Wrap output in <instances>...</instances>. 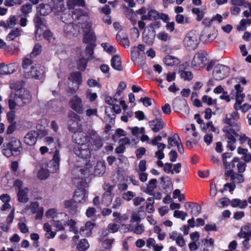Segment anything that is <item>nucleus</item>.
Here are the masks:
<instances>
[{"mask_svg": "<svg viewBox=\"0 0 251 251\" xmlns=\"http://www.w3.org/2000/svg\"><path fill=\"white\" fill-rule=\"evenodd\" d=\"M103 139L95 130H91L89 133V138L88 140V146L92 151H97L103 146Z\"/></svg>", "mask_w": 251, "mask_h": 251, "instance_id": "1", "label": "nucleus"}, {"mask_svg": "<svg viewBox=\"0 0 251 251\" xmlns=\"http://www.w3.org/2000/svg\"><path fill=\"white\" fill-rule=\"evenodd\" d=\"M200 43L199 35L196 31H190L185 36L183 44L189 50H195Z\"/></svg>", "mask_w": 251, "mask_h": 251, "instance_id": "2", "label": "nucleus"}, {"mask_svg": "<svg viewBox=\"0 0 251 251\" xmlns=\"http://www.w3.org/2000/svg\"><path fill=\"white\" fill-rule=\"evenodd\" d=\"M223 132L225 133L226 139H227V147L233 151L235 149V143L236 142L235 137H238L239 135L235 132L233 129L226 127L223 129Z\"/></svg>", "mask_w": 251, "mask_h": 251, "instance_id": "3", "label": "nucleus"}, {"mask_svg": "<svg viewBox=\"0 0 251 251\" xmlns=\"http://www.w3.org/2000/svg\"><path fill=\"white\" fill-rule=\"evenodd\" d=\"M207 58L205 52L199 51L194 55L192 61V67L195 70H200L206 65Z\"/></svg>", "mask_w": 251, "mask_h": 251, "instance_id": "4", "label": "nucleus"}, {"mask_svg": "<svg viewBox=\"0 0 251 251\" xmlns=\"http://www.w3.org/2000/svg\"><path fill=\"white\" fill-rule=\"evenodd\" d=\"M230 68L227 66L218 64L215 66L213 72V75L216 80H222L228 76Z\"/></svg>", "mask_w": 251, "mask_h": 251, "instance_id": "5", "label": "nucleus"}, {"mask_svg": "<svg viewBox=\"0 0 251 251\" xmlns=\"http://www.w3.org/2000/svg\"><path fill=\"white\" fill-rule=\"evenodd\" d=\"M68 219V215L65 213L56 214L55 217H53L52 225L57 228L58 230H63L64 226L67 224Z\"/></svg>", "mask_w": 251, "mask_h": 251, "instance_id": "6", "label": "nucleus"}, {"mask_svg": "<svg viewBox=\"0 0 251 251\" xmlns=\"http://www.w3.org/2000/svg\"><path fill=\"white\" fill-rule=\"evenodd\" d=\"M71 108L78 114L84 112L82 99L77 95L74 96L69 101Z\"/></svg>", "mask_w": 251, "mask_h": 251, "instance_id": "7", "label": "nucleus"}, {"mask_svg": "<svg viewBox=\"0 0 251 251\" xmlns=\"http://www.w3.org/2000/svg\"><path fill=\"white\" fill-rule=\"evenodd\" d=\"M60 161L59 151L55 150L52 160H50L47 165V169L50 172V173H56L58 170Z\"/></svg>", "mask_w": 251, "mask_h": 251, "instance_id": "8", "label": "nucleus"}, {"mask_svg": "<svg viewBox=\"0 0 251 251\" xmlns=\"http://www.w3.org/2000/svg\"><path fill=\"white\" fill-rule=\"evenodd\" d=\"M45 73V69L43 67L41 66L40 64H34L30 67V70L29 71V75L26 74L25 77H31L36 79H41Z\"/></svg>", "mask_w": 251, "mask_h": 251, "instance_id": "9", "label": "nucleus"}, {"mask_svg": "<svg viewBox=\"0 0 251 251\" xmlns=\"http://www.w3.org/2000/svg\"><path fill=\"white\" fill-rule=\"evenodd\" d=\"M18 99L22 101L24 104H27L31 102L32 97L28 90L22 88L17 90L15 93V100L18 101Z\"/></svg>", "mask_w": 251, "mask_h": 251, "instance_id": "10", "label": "nucleus"}, {"mask_svg": "<svg viewBox=\"0 0 251 251\" xmlns=\"http://www.w3.org/2000/svg\"><path fill=\"white\" fill-rule=\"evenodd\" d=\"M68 79L73 83L75 84V86H73L72 88L69 87V88L71 89V92L72 93L75 92L78 89L79 85L81 84L82 81L81 73L79 72L72 73L68 77Z\"/></svg>", "mask_w": 251, "mask_h": 251, "instance_id": "11", "label": "nucleus"}, {"mask_svg": "<svg viewBox=\"0 0 251 251\" xmlns=\"http://www.w3.org/2000/svg\"><path fill=\"white\" fill-rule=\"evenodd\" d=\"M91 149L88 145L75 146L74 148L75 153L79 157L83 159L89 158L91 155Z\"/></svg>", "mask_w": 251, "mask_h": 251, "instance_id": "12", "label": "nucleus"}, {"mask_svg": "<svg viewBox=\"0 0 251 251\" xmlns=\"http://www.w3.org/2000/svg\"><path fill=\"white\" fill-rule=\"evenodd\" d=\"M225 175L226 177V180H227L228 177H230V181L234 184H236V183H241L244 181L243 175L234 172L233 169L226 171Z\"/></svg>", "mask_w": 251, "mask_h": 251, "instance_id": "13", "label": "nucleus"}, {"mask_svg": "<svg viewBox=\"0 0 251 251\" xmlns=\"http://www.w3.org/2000/svg\"><path fill=\"white\" fill-rule=\"evenodd\" d=\"M235 89L236 90V102L234 105V108L236 110L241 109L240 105L243 101V99L245 97V95L243 93V88L241 87L240 84H238L235 85Z\"/></svg>", "mask_w": 251, "mask_h": 251, "instance_id": "14", "label": "nucleus"}, {"mask_svg": "<svg viewBox=\"0 0 251 251\" xmlns=\"http://www.w3.org/2000/svg\"><path fill=\"white\" fill-rule=\"evenodd\" d=\"M88 138L86 133L82 131L75 132L73 135V140L77 144V146L86 145Z\"/></svg>", "mask_w": 251, "mask_h": 251, "instance_id": "15", "label": "nucleus"}, {"mask_svg": "<svg viewBox=\"0 0 251 251\" xmlns=\"http://www.w3.org/2000/svg\"><path fill=\"white\" fill-rule=\"evenodd\" d=\"M39 133L35 130H31L24 137V142L27 145L33 146L35 144Z\"/></svg>", "mask_w": 251, "mask_h": 251, "instance_id": "16", "label": "nucleus"}, {"mask_svg": "<svg viewBox=\"0 0 251 251\" xmlns=\"http://www.w3.org/2000/svg\"><path fill=\"white\" fill-rule=\"evenodd\" d=\"M239 119V115L238 113L236 111L233 112L226 114L224 123L228 125L231 127H233L237 125L236 122Z\"/></svg>", "mask_w": 251, "mask_h": 251, "instance_id": "17", "label": "nucleus"}, {"mask_svg": "<svg viewBox=\"0 0 251 251\" xmlns=\"http://www.w3.org/2000/svg\"><path fill=\"white\" fill-rule=\"evenodd\" d=\"M14 154V156H17L20 154L22 150L21 143L19 140H12L6 144Z\"/></svg>", "mask_w": 251, "mask_h": 251, "instance_id": "18", "label": "nucleus"}, {"mask_svg": "<svg viewBox=\"0 0 251 251\" xmlns=\"http://www.w3.org/2000/svg\"><path fill=\"white\" fill-rule=\"evenodd\" d=\"M31 212L32 213H36V219H41L43 215L44 208L42 207H40L39 203L37 201L31 202L29 206Z\"/></svg>", "mask_w": 251, "mask_h": 251, "instance_id": "19", "label": "nucleus"}, {"mask_svg": "<svg viewBox=\"0 0 251 251\" xmlns=\"http://www.w3.org/2000/svg\"><path fill=\"white\" fill-rule=\"evenodd\" d=\"M17 70V67L15 63L9 64L5 65L3 64H0V74L6 75L14 73Z\"/></svg>", "mask_w": 251, "mask_h": 251, "instance_id": "20", "label": "nucleus"}, {"mask_svg": "<svg viewBox=\"0 0 251 251\" xmlns=\"http://www.w3.org/2000/svg\"><path fill=\"white\" fill-rule=\"evenodd\" d=\"M73 199L75 202H84L86 201V190L84 188H78L75 192Z\"/></svg>", "mask_w": 251, "mask_h": 251, "instance_id": "21", "label": "nucleus"}, {"mask_svg": "<svg viewBox=\"0 0 251 251\" xmlns=\"http://www.w3.org/2000/svg\"><path fill=\"white\" fill-rule=\"evenodd\" d=\"M113 185L108 186L106 191L102 195L101 202L105 205H109L112 200V191L114 189Z\"/></svg>", "mask_w": 251, "mask_h": 251, "instance_id": "22", "label": "nucleus"}, {"mask_svg": "<svg viewBox=\"0 0 251 251\" xmlns=\"http://www.w3.org/2000/svg\"><path fill=\"white\" fill-rule=\"evenodd\" d=\"M149 124L154 132H159L164 126V123L162 120H152L149 121Z\"/></svg>", "mask_w": 251, "mask_h": 251, "instance_id": "23", "label": "nucleus"}, {"mask_svg": "<svg viewBox=\"0 0 251 251\" xmlns=\"http://www.w3.org/2000/svg\"><path fill=\"white\" fill-rule=\"evenodd\" d=\"M44 19L38 16H35L33 19V22L35 24V26L36 28V34H39L40 35L42 34V29L45 27V23H44Z\"/></svg>", "mask_w": 251, "mask_h": 251, "instance_id": "24", "label": "nucleus"}, {"mask_svg": "<svg viewBox=\"0 0 251 251\" xmlns=\"http://www.w3.org/2000/svg\"><path fill=\"white\" fill-rule=\"evenodd\" d=\"M94 226V224L91 222H86L85 226L80 228L79 231L80 234L84 237L90 236Z\"/></svg>", "mask_w": 251, "mask_h": 251, "instance_id": "25", "label": "nucleus"}, {"mask_svg": "<svg viewBox=\"0 0 251 251\" xmlns=\"http://www.w3.org/2000/svg\"><path fill=\"white\" fill-rule=\"evenodd\" d=\"M187 105L186 100L184 99L181 100L180 99L176 98L173 102L172 106L173 109L176 112H178L181 110L182 107H185Z\"/></svg>", "mask_w": 251, "mask_h": 251, "instance_id": "26", "label": "nucleus"}, {"mask_svg": "<svg viewBox=\"0 0 251 251\" xmlns=\"http://www.w3.org/2000/svg\"><path fill=\"white\" fill-rule=\"evenodd\" d=\"M83 33L84 35L82 40L84 43L90 44L96 40V37L93 30H89Z\"/></svg>", "mask_w": 251, "mask_h": 251, "instance_id": "27", "label": "nucleus"}, {"mask_svg": "<svg viewBox=\"0 0 251 251\" xmlns=\"http://www.w3.org/2000/svg\"><path fill=\"white\" fill-rule=\"evenodd\" d=\"M28 189L27 188H25L24 189H20V190L18 191L17 196L19 202L25 203L28 201Z\"/></svg>", "mask_w": 251, "mask_h": 251, "instance_id": "28", "label": "nucleus"}, {"mask_svg": "<svg viewBox=\"0 0 251 251\" xmlns=\"http://www.w3.org/2000/svg\"><path fill=\"white\" fill-rule=\"evenodd\" d=\"M111 64L112 68L118 71H121L123 70L121 64V60L119 55H114L111 60Z\"/></svg>", "mask_w": 251, "mask_h": 251, "instance_id": "29", "label": "nucleus"}, {"mask_svg": "<svg viewBox=\"0 0 251 251\" xmlns=\"http://www.w3.org/2000/svg\"><path fill=\"white\" fill-rule=\"evenodd\" d=\"M65 207L69 210L71 214L75 215L77 212V207L75 202L71 200L65 201Z\"/></svg>", "mask_w": 251, "mask_h": 251, "instance_id": "30", "label": "nucleus"}, {"mask_svg": "<svg viewBox=\"0 0 251 251\" xmlns=\"http://www.w3.org/2000/svg\"><path fill=\"white\" fill-rule=\"evenodd\" d=\"M52 10V7L49 4L43 3L39 5V10L38 12L41 15L46 16L50 13Z\"/></svg>", "mask_w": 251, "mask_h": 251, "instance_id": "31", "label": "nucleus"}, {"mask_svg": "<svg viewBox=\"0 0 251 251\" xmlns=\"http://www.w3.org/2000/svg\"><path fill=\"white\" fill-rule=\"evenodd\" d=\"M22 30L19 28H16L10 31L9 33L6 37V40L7 41H13L17 37H19L21 35V33Z\"/></svg>", "mask_w": 251, "mask_h": 251, "instance_id": "32", "label": "nucleus"}, {"mask_svg": "<svg viewBox=\"0 0 251 251\" xmlns=\"http://www.w3.org/2000/svg\"><path fill=\"white\" fill-rule=\"evenodd\" d=\"M155 36V32L153 30L149 32L147 34H144L143 35V40L147 44L151 45L153 44Z\"/></svg>", "mask_w": 251, "mask_h": 251, "instance_id": "33", "label": "nucleus"}, {"mask_svg": "<svg viewBox=\"0 0 251 251\" xmlns=\"http://www.w3.org/2000/svg\"><path fill=\"white\" fill-rule=\"evenodd\" d=\"M88 60L89 59L84 57H81L78 59L76 62L77 69L80 71H84L86 70Z\"/></svg>", "mask_w": 251, "mask_h": 251, "instance_id": "34", "label": "nucleus"}, {"mask_svg": "<svg viewBox=\"0 0 251 251\" xmlns=\"http://www.w3.org/2000/svg\"><path fill=\"white\" fill-rule=\"evenodd\" d=\"M32 65H33L32 61L30 59L26 58L23 60L22 66L24 70L25 76H26V74L27 75H29V69H30V67Z\"/></svg>", "mask_w": 251, "mask_h": 251, "instance_id": "35", "label": "nucleus"}, {"mask_svg": "<svg viewBox=\"0 0 251 251\" xmlns=\"http://www.w3.org/2000/svg\"><path fill=\"white\" fill-rule=\"evenodd\" d=\"M164 62L166 65L168 66H173L179 63V60L174 56L167 55L164 58Z\"/></svg>", "mask_w": 251, "mask_h": 251, "instance_id": "36", "label": "nucleus"}, {"mask_svg": "<svg viewBox=\"0 0 251 251\" xmlns=\"http://www.w3.org/2000/svg\"><path fill=\"white\" fill-rule=\"evenodd\" d=\"M67 5L69 9H74L75 6H84L85 1L84 0H68Z\"/></svg>", "mask_w": 251, "mask_h": 251, "instance_id": "37", "label": "nucleus"}, {"mask_svg": "<svg viewBox=\"0 0 251 251\" xmlns=\"http://www.w3.org/2000/svg\"><path fill=\"white\" fill-rule=\"evenodd\" d=\"M17 20L15 16H12L9 18L6 23H3V26L5 28H12L17 24Z\"/></svg>", "mask_w": 251, "mask_h": 251, "instance_id": "38", "label": "nucleus"}, {"mask_svg": "<svg viewBox=\"0 0 251 251\" xmlns=\"http://www.w3.org/2000/svg\"><path fill=\"white\" fill-rule=\"evenodd\" d=\"M105 170V166L103 163L98 164L95 170L96 176H101Z\"/></svg>", "mask_w": 251, "mask_h": 251, "instance_id": "39", "label": "nucleus"}, {"mask_svg": "<svg viewBox=\"0 0 251 251\" xmlns=\"http://www.w3.org/2000/svg\"><path fill=\"white\" fill-rule=\"evenodd\" d=\"M89 245L86 239L81 240L77 246V248L79 251H85L88 248Z\"/></svg>", "mask_w": 251, "mask_h": 251, "instance_id": "40", "label": "nucleus"}, {"mask_svg": "<svg viewBox=\"0 0 251 251\" xmlns=\"http://www.w3.org/2000/svg\"><path fill=\"white\" fill-rule=\"evenodd\" d=\"M32 9V5L30 3H26L22 5L21 7L22 12L25 16H27L29 13L31 12Z\"/></svg>", "mask_w": 251, "mask_h": 251, "instance_id": "41", "label": "nucleus"}, {"mask_svg": "<svg viewBox=\"0 0 251 251\" xmlns=\"http://www.w3.org/2000/svg\"><path fill=\"white\" fill-rule=\"evenodd\" d=\"M49 173H50V172L47 168L46 169H41L38 171L37 176L40 179H45L49 176Z\"/></svg>", "mask_w": 251, "mask_h": 251, "instance_id": "42", "label": "nucleus"}, {"mask_svg": "<svg viewBox=\"0 0 251 251\" xmlns=\"http://www.w3.org/2000/svg\"><path fill=\"white\" fill-rule=\"evenodd\" d=\"M251 24V19H242L240 21V25L237 26V29L238 30H244L246 29V25H250Z\"/></svg>", "mask_w": 251, "mask_h": 251, "instance_id": "43", "label": "nucleus"}, {"mask_svg": "<svg viewBox=\"0 0 251 251\" xmlns=\"http://www.w3.org/2000/svg\"><path fill=\"white\" fill-rule=\"evenodd\" d=\"M193 207L190 214L192 215L198 216L201 212V206L197 203H192Z\"/></svg>", "mask_w": 251, "mask_h": 251, "instance_id": "44", "label": "nucleus"}, {"mask_svg": "<svg viewBox=\"0 0 251 251\" xmlns=\"http://www.w3.org/2000/svg\"><path fill=\"white\" fill-rule=\"evenodd\" d=\"M230 200L226 197L222 198L218 200L217 205L220 208L227 206L230 203Z\"/></svg>", "mask_w": 251, "mask_h": 251, "instance_id": "45", "label": "nucleus"}, {"mask_svg": "<svg viewBox=\"0 0 251 251\" xmlns=\"http://www.w3.org/2000/svg\"><path fill=\"white\" fill-rule=\"evenodd\" d=\"M180 73L181 77L184 80L190 81L193 79V75L190 71H181Z\"/></svg>", "mask_w": 251, "mask_h": 251, "instance_id": "46", "label": "nucleus"}, {"mask_svg": "<svg viewBox=\"0 0 251 251\" xmlns=\"http://www.w3.org/2000/svg\"><path fill=\"white\" fill-rule=\"evenodd\" d=\"M42 47L39 44L37 43L35 45L32 52L30 54V57H34L39 54L42 51Z\"/></svg>", "mask_w": 251, "mask_h": 251, "instance_id": "47", "label": "nucleus"}, {"mask_svg": "<svg viewBox=\"0 0 251 251\" xmlns=\"http://www.w3.org/2000/svg\"><path fill=\"white\" fill-rule=\"evenodd\" d=\"M95 46V45L94 44H89L87 45L85 49V53L87 55H89V56L88 57V59H91L93 58V50Z\"/></svg>", "mask_w": 251, "mask_h": 251, "instance_id": "48", "label": "nucleus"}, {"mask_svg": "<svg viewBox=\"0 0 251 251\" xmlns=\"http://www.w3.org/2000/svg\"><path fill=\"white\" fill-rule=\"evenodd\" d=\"M141 52L138 50L137 48L133 47L131 49V57L133 61H135L141 54Z\"/></svg>", "mask_w": 251, "mask_h": 251, "instance_id": "49", "label": "nucleus"}, {"mask_svg": "<svg viewBox=\"0 0 251 251\" xmlns=\"http://www.w3.org/2000/svg\"><path fill=\"white\" fill-rule=\"evenodd\" d=\"M91 167L90 165H88L85 167H77L75 169V171L80 173L81 176H85L90 173L89 169Z\"/></svg>", "mask_w": 251, "mask_h": 251, "instance_id": "50", "label": "nucleus"}, {"mask_svg": "<svg viewBox=\"0 0 251 251\" xmlns=\"http://www.w3.org/2000/svg\"><path fill=\"white\" fill-rule=\"evenodd\" d=\"M101 46L104 50L109 53H113L116 52L115 48L107 43H102Z\"/></svg>", "mask_w": 251, "mask_h": 251, "instance_id": "51", "label": "nucleus"}, {"mask_svg": "<svg viewBox=\"0 0 251 251\" xmlns=\"http://www.w3.org/2000/svg\"><path fill=\"white\" fill-rule=\"evenodd\" d=\"M8 122L11 125H16L15 121V112L14 110H11L8 112L6 115Z\"/></svg>", "mask_w": 251, "mask_h": 251, "instance_id": "52", "label": "nucleus"}, {"mask_svg": "<svg viewBox=\"0 0 251 251\" xmlns=\"http://www.w3.org/2000/svg\"><path fill=\"white\" fill-rule=\"evenodd\" d=\"M85 115L88 117H99L98 110L96 108H89L85 111Z\"/></svg>", "mask_w": 251, "mask_h": 251, "instance_id": "53", "label": "nucleus"}, {"mask_svg": "<svg viewBox=\"0 0 251 251\" xmlns=\"http://www.w3.org/2000/svg\"><path fill=\"white\" fill-rule=\"evenodd\" d=\"M131 231L136 234H141L145 231V227L142 224H138L134 228H132Z\"/></svg>", "mask_w": 251, "mask_h": 251, "instance_id": "54", "label": "nucleus"}, {"mask_svg": "<svg viewBox=\"0 0 251 251\" xmlns=\"http://www.w3.org/2000/svg\"><path fill=\"white\" fill-rule=\"evenodd\" d=\"M135 196V193L132 191H128L122 194V198L127 201H130Z\"/></svg>", "mask_w": 251, "mask_h": 251, "instance_id": "55", "label": "nucleus"}, {"mask_svg": "<svg viewBox=\"0 0 251 251\" xmlns=\"http://www.w3.org/2000/svg\"><path fill=\"white\" fill-rule=\"evenodd\" d=\"M148 13L150 20H156L159 19V13L155 10H151Z\"/></svg>", "mask_w": 251, "mask_h": 251, "instance_id": "56", "label": "nucleus"}, {"mask_svg": "<svg viewBox=\"0 0 251 251\" xmlns=\"http://www.w3.org/2000/svg\"><path fill=\"white\" fill-rule=\"evenodd\" d=\"M239 158L235 157L233 158L231 163L227 162L226 164H224L226 169H232L235 167V163H238L239 161Z\"/></svg>", "mask_w": 251, "mask_h": 251, "instance_id": "57", "label": "nucleus"}, {"mask_svg": "<svg viewBox=\"0 0 251 251\" xmlns=\"http://www.w3.org/2000/svg\"><path fill=\"white\" fill-rule=\"evenodd\" d=\"M2 153L4 156L7 157H9L11 156H14L13 153L11 151L9 148H7V145H6L5 146H3Z\"/></svg>", "mask_w": 251, "mask_h": 251, "instance_id": "58", "label": "nucleus"}, {"mask_svg": "<svg viewBox=\"0 0 251 251\" xmlns=\"http://www.w3.org/2000/svg\"><path fill=\"white\" fill-rule=\"evenodd\" d=\"M114 241V239L104 240L102 244L103 248L105 249H110Z\"/></svg>", "mask_w": 251, "mask_h": 251, "instance_id": "59", "label": "nucleus"}, {"mask_svg": "<svg viewBox=\"0 0 251 251\" xmlns=\"http://www.w3.org/2000/svg\"><path fill=\"white\" fill-rule=\"evenodd\" d=\"M146 150L145 148L140 147L136 151V156L138 159L141 158L146 153Z\"/></svg>", "mask_w": 251, "mask_h": 251, "instance_id": "60", "label": "nucleus"}, {"mask_svg": "<svg viewBox=\"0 0 251 251\" xmlns=\"http://www.w3.org/2000/svg\"><path fill=\"white\" fill-rule=\"evenodd\" d=\"M42 34H43L44 38L47 40L49 42H50L52 40H54L52 33L48 30L43 32H42Z\"/></svg>", "mask_w": 251, "mask_h": 251, "instance_id": "61", "label": "nucleus"}, {"mask_svg": "<svg viewBox=\"0 0 251 251\" xmlns=\"http://www.w3.org/2000/svg\"><path fill=\"white\" fill-rule=\"evenodd\" d=\"M237 167L238 168L237 173L242 174L244 173L246 170V164L244 162L239 161L237 165Z\"/></svg>", "mask_w": 251, "mask_h": 251, "instance_id": "62", "label": "nucleus"}, {"mask_svg": "<svg viewBox=\"0 0 251 251\" xmlns=\"http://www.w3.org/2000/svg\"><path fill=\"white\" fill-rule=\"evenodd\" d=\"M152 114L155 117L154 120H162L161 113L159 109L154 108L152 110Z\"/></svg>", "mask_w": 251, "mask_h": 251, "instance_id": "63", "label": "nucleus"}, {"mask_svg": "<svg viewBox=\"0 0 251 251\" xmlns=\"http://www.w3.org/2000/svg\"><path fill=\"white\" fill-rule=\"evenodd\" d=\"M64 29V31L67 33H73L75 30L74 25L71 23H70L69 24L65 25Z\"/></svg>", "mask_w": 251, "mask_h": 251, "instance_id": "64", "label": "nucleus"}]
</instances>
